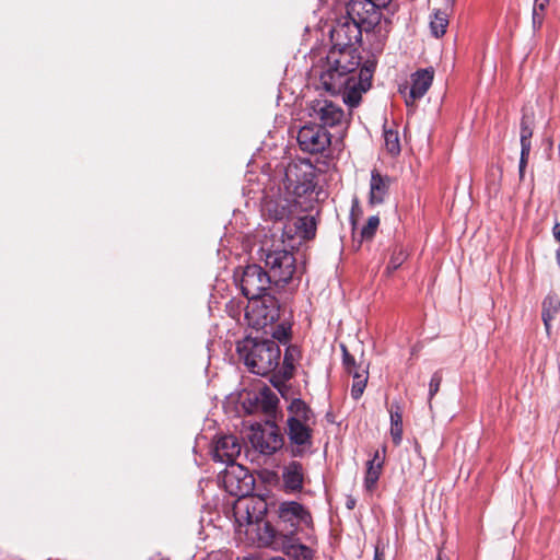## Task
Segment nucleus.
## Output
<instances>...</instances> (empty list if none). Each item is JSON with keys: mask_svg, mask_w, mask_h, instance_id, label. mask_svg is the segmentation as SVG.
I'll list each match as a JSON object with an SVG mask.
<instances>
[{"mask_svg": "<svg viewBox=\"0 0 560 560\" xmlns=\"http://www.w3.org/2000/svg\"><path fill=\"white\" fill-rule=\"evenodd\" d=\"M360 63L359 55L330 49L319 75L323 89L332 95L342 94L343 102L350 107L358 106L372 79L371 66L360 67Z\"/></svg>", "mask_w": 560, "mask_h": 560, "instance_id": "f257e3e1", "label": "nucleus"}, {"mask_svg": "<svg viewBox=\"0 0 560 560\" xmlns=\"http://www.w3.org/2000/svg\"><path fill=\"white\" fill-rule=\"evenodd\" d=\"M242 444L237 436L229 434L219 436L212 447L214 462L225 464L230 468L223 475V483L232 495L247 497L254 486V478L241 465H235L236 457L241 454Z\"/></svg>", "mask_w": 560, "mask_h": 560, "instance_id": "f03ea898", "label": "nucleus"}, {"mask_svg": "<svg viewBox=\"0 0 560 560\" xmlns=\"http://www.w3.org/2000/svg\"><path fill=\"white\" fill-rule=\"evenodd\" d=\"M288 412L285 433L289 443L285 450L292 457H304L313 448L314 413L300 398L290 402Z\"/></svg>", "mask_w": 560, "mask_h": 560, "instance_id": "7ed1b4c3", "label": "nucleus"}, {"mask_svg": "<svg viewBox=\"0 0 560 560\" xmlns=\"http://www.w3.org/2000/svg\"><path fill=\"white\" fill-rule=\"evenodd\" d=\"M240 358L250 372L267 375L275 371L281 358V350L275 340L245 338L237 345Z\"/></svg>", "mask_w": 560, "mask_h": 560, "instance_id": "20e7f679", "label": "nucleus"}, {"mask_svg": "<svg viewBox=\"0 0 560 560\" xmlns=\"http://www.w3.org/2000/svg\"><path fill=\"white\" fill-rule=\"evenodd\" d=\"M261 259L276 287L289 283L296 272V259L291 250L283 247L261 248Z\"/></svg>", "mask_w": 560, "mask_h": 560, "instance_id": "39448f33", "label": "nucleus"}, {"mask_svg": "<svg viewBox=\"0 0 560 560\" xmlns=\"http://www.w3.org/2000/svg\"><path fill=\"white\" fill-rule=\"evenodd\" d=\"M235 281L248 301L261 295H268L267 291L273 283L268 272L256 264L247 265L240 275L235 273Z\"/></svg>", "mask_w": 560, "mask_h": 560, "instance_id": "423d86ee", "label": "nucleus"}, {"mask_svg": "<svg viewBox=\"0 0 560 560\" xmlns=\"http://www.w3.org/2000/svg\"><path fill=\"white\" fill-rule=\"evenodd\" d=\"M363 32L364 28L355 20L348 19L347 14L341 15L330 31L331 49L358 55L354 46L360 43Z\"/></svg>", "mask_w": 560, "mask_h": 560, "instance_id": "0eeeda50", "label": "nucleus"}, {"mask_svg": "<svg viewBox=\"0 0 560 560\" xmlns=\"http://www.w3.org/2000/svg\"><path fill=\"white\" fill-rule=\"evenodd\" d=\"M245 315L253 327L257 329L265 328L279 319V301L271 294L253 299L246 307Z\"/></svg>", "mask_w": 560, "mask_h": 560, "instance_id": "6e6552de", "label": "nucleus"}, {"mask_svg": "<svg viewBox=\"0 0 560 560\" xmlns=\"http://www.w3.org/2000/svg\"><path fill=\"white\" fill-rule=\"evenodd\" d=\"M315 174L308 162L290 163L285 168L284 187L294 197H303L315 188Z\"/></svg>", "mask_w": 560, "mask_h": 560, "instance_id": "1a4fd4ad", "label": "nucleus"}, {"mask_svg": "<svg viewBox=\"0 0 560 560\" xmlns=\"http://www.w3.org/2000/svg\"><path fill=\"white\" fill-rule=\"evenodd\" d=\"M308 116L323 128L339 127L347 124L342 107L327 98H317L311 102Z\"/></svg>", "mask_w": 560, "mask_h": 560, "instance_id": "9d476101", "label": "nucleus"}, {"mask_svg": "<svg viewBox=\"0 0 560 560\" xmlns=\"http://www.w3.org/2000/svg\"><path fill=\"white\" fill-rule=\"evenodd\" d=\"M252 446L264 455H272L283 446V436L276 423L267 422L252 429Z\"/></svg>", "mask_w": 560, "mask_h": 560, "instance_id": "9b49d317", "label": "nucleus"}, {"mask_svg": "<svg viewBox=\"0 0 560 560\" xmlns=\"http://www.w3.org/2000/svg\"><path fill=\"white\" fill-rule=\"evenodd\" d=\"M298 142L302 151L322 153L331 143V135L322 126L310 122L300 128Z\"/></svg>", "mask_w": 560, "mask_h": 560, "instance_id": "f8f14e48", "label": "nucleus"}, {"mask_svg": "<svg viewBox=\"0 0 560 560\" xmlns=\"http://www.w3.org/2000/svg\"><path fill=\"white\" fill-rule=\"evenodd\" d=\"M346 14L348 19L355 20L366 33L381 21V8L371 0H350L346 5Z\"/></svg>", "mask_w": 560, "mask_h": 560, "instance_id": "ddd939ff", "label": "nucleus"}, {"mask_svg": "<svg viewBox=\"0 0 560 560\" xmlns=\"http://www.w3.org/2000/svg\"><path fill=\"white\" fill-rule=\"evenodd\" d=\"M433 75L432 68L417 70L410 75V86L399 88L407 107L415 106L416 102L425 95L433 82Z\"/></svg>", "mask_w": 560, "mask_h": 560, "instance_id": "4468645a", "label": "nucleus"}, {"mask_svg": "<svg viewBox=\"0 0 560 560\" xmlns=\"http://www.w3.org/2000/svg\"><path fill=\"white\" fill-rule=\"evenodd\" d=\"M278 516L284 524L290 525L289 530H296L300 525L310 527L312 525V516L310 512L296 501H284L279 504Z\"/></svg>", "mask_w": 560, "mask_h": 560, "instance_id": "2eb2a0df", "label": "nucleus"}, {"mask_svg": "<svg viewBox=\"0 0 560 560\" xmlns=\"http://www.w3.org/2000/svg\"><path fill=\"white\" fill-rule=\"evenodd\" d=\"M300 207V202L295 199L278 198L276 200L266 201L264 212L269 219L276 222H282L294 220Z\"/></svg>", "mask_w": 560, "mask_h": 560, "instance_id": "dca6fc26", "label": "nucleus"}, {"mask_svg": "<svg viewBox=\"0 0 560 560\" xmlns=\"http://www.w3.org/2000/svg\"><path fill=\"white\" fill-rule=\"evenodd\" d=\"M304 467L300 462L291 460L282 468V487L285 493L301 492L304 487Z\"/></svg>", "mask_w": 560, "mask_h": 560, "instance_id": "f3484780", "label": "nucleus"}, {"mask_svg": "<svg viewBox=\"0 0 560 560\" xmlns=\"http://www.w3.org/2000/svg\"><path fill=\"white\" fill-rule=\"evenodd\" d=\"M390 185L392 178L388 175H382L377 170H373L370 179V205L383 203L388 195Z\"/></svg>", "mask_w": 560, "mask_h": 560, "instance_id": "a211bd4d", "label": "nucleus"}, {"mask_svg": "<svg viewBox=\"0 0 560 560\" xmlns=\"http://www.w3.org/2000/svg\"><path fill=\"white\" fill-rule=\"evenodd\" d=\"M282 549L284 555L291 560H313L314 557V552L310 547L299 542L294 530H288L283 535Z\"/></svg>", "mask_w": 560, "mask_h": 560, "instance_id": "6ab92c4d", "label": "nucleus"}, {"mask_svg": "<svg viewBox=\"0 0 560 560\" xmlns=\"http://www.w3.org/2000/svg\"><path fill=\"white\" fill-rule=\"evenodd\" d=\"M533 128L532 121L528 117L524 116L521 121V156L518 164L520 178L523 179L525 168L528 162L529 153L532 150Z\"/></svg>", "mask_w": 560, "mask_h": 560, "instance_id": "aec40b11", "label": "nucleus"}, {"mask_svg": "<svg viewBox=\"0 0 560 560\" xmlns=\"http://www.w3.org/2000/svg\"><path fill=\"white\" fill-rule=\"evenodd\" d=\"M256 408L260 409L267 416H273L276 413L279 398L268 387H264L255 394Z\"/></svg>", "mask_w": 560, "mask_h": 560, "instance_id": "412c9836", "label": "nucleus"}, {"mask_svg": "<svg viewBox=\"0 0 560 560\" xmlns=\"http://www.w3.org/2000/svg\"><path fill=\"white\" fill-rule=\"evenodd\" d=\"M560 312V299L556 294H548L542 301L541 318L547 335H550L551 322Z\"/></svg>", "mask_w": 560, "mask_h": 560, "instance_id": "4be33fe9", "label": "nucleus"}, {"mask_svg": "<svg viewBox=\"0 0 560 560\" xmlns=\"http://www.w3.org/2000/svg\"><path fill=\"white\" fill-rule=\"evenodd\" d=\"M384 459L381 458L380 452L376 451L372 459L366 463V474L364 478V487L368 491H372L382 472Z\"/></svg>", "mask_w": 560, "mask_h": 560, "instance_id": "5701e85b", "label": "nucleus"}, {"mask_svg": "<svg viewBox=\"0 0 560 560\" xmlns=\"http://www.w3.org/2000/svg\"><path fill=\"white\" fill-rule=\"evenodd\" d=\"M390 436L395 445L402 440V411L398 402H393L389 408Z\"/></svg>", "mask_w": 560, "mask_h": 560, "instance_id": "b1692460", "label": "nucleus"}, {"mask_svg": "<svg viewBox=\"0 0 560 560\" xmlns=\"http://www.w3.org/2000/svg\"><path fill=\"white\" fill-rule=\"evenodd\" d=\"M296 234L303 240H311L316 233V221L312 215H295L293 220Z\"/></svg>", "mask_w": 560, "mask_h": 560, "instance_id": "393cba45", "label": "nucleus"}, {"mask_svg": "<svg viewBox=\"0 0 560 560\" xmlns=\"http://www.w3.org/2000/svg\"><path fill=\"white\" fill-rule=\"evenodd\" d=\"M384 142L385 148L388 153L392 155H397L400 153V141L399 135L397 130L384 128Z\"/></svg>", "mask_w": 560, "mask_h": 560, "instance_id": "a878e982", "label": "nucleus"}, {"mask_svg": "<svg viewBox=\"0 0 560 560\" xmlns=\"http://www.w3.org/2000/svg\"><path fill=\"white\" fill-rule=\"evenodd\" d=\"M448 25L447 14L442 11H436L430 22L431 32L435 37L443 36Z\"/></svg>", "mask_w": 560, "mask_h": 560, "instance_id": "bb28decb", "label": "nucleus"}, {"mask_svg": "<svg viewBox=\"0 0 560 560\" xmlns=\"http://www.w3.org/2000/svg\"><path fill=\"white\" fill-rule=\"evenodd\" d=\"M352 376H353V384H352V388H351V396L353 399L358 400L362 396V394L365 389L366 382H368V372L364 370L361 373L357 371V372L352 373Z\"/></svg>", "mask_w": 560, "mask_h": 560, "instance_id": "cd10ccee", "label": "nucleus"}, {"mask_svg": "<svg viewBox=\"0 0 560 560\" xmlns=\"http://www.w3.org/2000/svg\"><path fill=\"white\" fill-rule=\"evenodd\" d=\"M300 357V351L296 347H288L283 357L284 375L291 377L295 368V362Z\"/></svg>", "mask_w": 560, "mask_h": 560, "instance_id": "c85d7f7f", "label": "nucleus"}, {"mask_svg": "<svg viewBox=\"0 0 560 560\" xmlns=\"http://www.w3.org/2000/svg\"><path fill=\"white\" fill-rule=\"evenodd\" d=\"M378 225H380V218L377 215L370 217L366 224L361 230L362 238H365V240L372 238L374 236Z\"/></svg>", "mask_w": 560, "mask_h": 560, "instance_id": "c756f323", "label": "nucleus"}, {"mask_svg": "<svg viewBox=\"0 0 560 560\" xmlns=\"http://www.w3.org/2000/svg\"><path fill=\"white\" fill-rule=\"evenodd\" d=\"M290 332L291 327L285 323H281L275 327V329L271 332V336L279 342L285 343L290 338Z\"/></svg>", "mask_w": 560, "mask_h": 560, "instance_id": "7c9ffc66", "label": "nucleus"}, {"mask_svg": "<svg viewBox=\"0 0 560 560\" xmlns=\"http://www.w3.org/2000/svg\"><path fill=\"white\" fill-rule=\"evenodd\" d=\"M441 383L442 373L440 371H436L433 373L429 383V402H431L434 395L439 392Z\"/></svg>", "mask_w": 560, "mask_h": 560, "instance_id": "2f4dec72", "label": "nucleus"}, {"mask_svg": "<svg viewBox=\"0 0 560 560\" xmlns=\"http://www.w3.org/2000/svg\"><path fill=\"white\" fill-rule=\"evenodd\" d=\"M342 353H343V365L348 373L352 374L357 372L355 370V361L354 358L348 352L346 346H341Z\"/></svg>", "mask_w": 560, "mask_h": 560, "instance_id": "473e14b6", "label": "nucleus"}, {"mask_svg": "<svg viewBox=\"0 0 560 560\" xmlns=\"http://www.w3.org/2000/svg\"><path fill=\"white\" fill-rule=\"evenodd\" d=\"M406 257L407 255L402 249L397 253L395 252L390 257L387 268L390 270H396L402 264Z\"/></svg>", "mask_w": 560, "mask_h": 560, "instance_id": "72a5a7b5", "label": "nucleus"}, {"mask_svg": "<svg viewBox=\"0 0 560 560\" xmlns=\"http://www.w3.org/2000/svg\"><path fill=\"white\" fill-rule=\"evenodd\" d=\"M544 19H545V13L533 8L532 24H533L534 31H537L541 27Z\"/></svg>", "mask_w": 560, "mask_h": 560, "instance_id": "f704fd0d", "label": "nucleus"}, {"mask_svg": "<svg viewBox=\"0 0 560 560\" xmlns=\"http://www.w3.org/2000/svg\"><path fill=\"white\" fill-rule=\"evenodd\" d=\"M548 2L549 0H535L533 8L539 10L540 12H545Z\"/></svg>", "mask_w": 560, "mask_h": 560, "instance_id": "c9c22d12", "label": "nucleus"}, {"mask_svg": "<svg viewBox=\"0 0 560 560\" xmlns=\"http://www.w3.org/2000/svg\"><path fill=\"white\" fill-rule=\"evenodd\" d=\"M243 505H244V509H245V511H246V513L248 515V521L252 522L254 516L249 512V502L247 500L246 501H241L236 509L240 510Z\"/></svg>", "mask_w": 560, "mask_h": 560, "instance_id": "e433bc0d", "label": "nucleus"}, {"mask_svg": "<svg viewBox=\"0 0 560 560\" xmlns=\"http://www.w3.org/2000/svg\"><path fill=\"white\" fill-rule=\"evenodd\" d=\"M552 235H553L555 240L558 242V244L560 245V223L559 222H556L553 224Z\"/></svg>", "mask_w": 560, "mask_h": 560, "instance_id": "4c0bfd02", "label": "nucleus"}, {"mask_svg": "<svg viewBox=\"0 0 560 560\" xmlns=\"http://www.w3.org/2000/svg\"><path fill=\"white\" fill-rule=\"evenodd\" d=\"M373 3L377 4V7H380L381 9L383 8H386L387 4H389V2L392 0H371Z\"/></svg>", "mask_w": 560, "mask_h": 560, "instance_id": "58836bf2", "label": "nucleus"}, {"mask_svg": "<svg viewBox=\"0 0 560 560\" xmlns=\"http://www.w3.org/2000/svg\"><path fill=\"white\" fill-rule=\"evenodd\" d=\"M257 503H258V505H259V510H258V512H259V514L261 515V514H264V513L266 512V504H265V502H264V501H261V500H258V501H257Z\"/></svg>", "mask_w": 560, "mask_h": 560, "instance_id": "ea45409f", "label": "nucleus"}, {"mask_svg": "<svg viewBox=\"0 0 560 560\" xmlns=\"http://www.w3.org/2000/svg\"><path fill=\"white\" fill-rule=\"evenodd\" d=\"M556 259H557V262H558V265L560 267V245L556 249Z\"/></svg>", "mask_w": 560, "mask_h": 560, "instance_id": "a19ab883", "label": "nucleus"}, {"mask_svg": "<svg viewBox=\"0 0 560 560\" xmlns=\"http://www.w3.org/2000/svg\"><path fill=\"white\" fill-rule=\"evenodd\" d=\"M374 560H382V558L377 551L375 552Z\"/></svg>", "mask_w": 560, "mask_h": 560, "instance_id": "79ce46f5", "label": "nucleus"}, {"mask_svg": "<svg viewBox=\"0 0 560 560\" xmlns=\"http://www.w3.org/2000/svg\"><path fill=\"white\" fill-rule=\"evenodd\" d=\"M271 560H285V559L282 557H273Z\"/></svg>", "mask_w": 560, "mask_h": 560, "instance_id": "37998d69", "label": "nucleus"}, {"mask_svg": "<svg viewBox=\"0 0 560 560\" xmlns=\"http://www.w3.org/2000/svg\"><path fill=\"white\" fill-rule=\"evenodd\" d=\"M353 504H354V502H353V501L349 502V503H348V508H349V509H352V508H353Z\"/></svg>", "mask_w": 560, "mask_h": 560, "instance_id": "c03bdc74", "label": "nucleus"}]
</instances>
